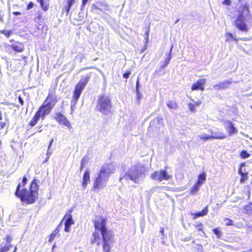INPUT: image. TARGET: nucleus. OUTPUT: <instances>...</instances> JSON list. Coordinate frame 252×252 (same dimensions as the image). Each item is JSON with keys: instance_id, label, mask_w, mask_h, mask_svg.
Wrapping results in <instances>:
<instances>
[{"instance_id": "obj_45", "label": "nucleus", "mask_w": 252, "mask_h": 252, "mask_svg": "<svg viewBox=\"0 0 252 252\" xmlns=\"http://www.w3.org/2000/svg\"><path fill=\"white\" fill-rule=\"evenodd\" d=\"M225 220L226 221V225H232V221L231 219L229 218H225Z\"/></svg>"}, {"instance_id": "obj_56", "label": "nucleus", "mask_w": 252, "mask_h": 252, "mask_svg": "<svg viewBox=\"0 0 252 252\" xmlns=\"http://www.w3.org/2000/svg\"><path fill=\"white\" fill-rule=\"evenodd\" d=\"M93 68V67H92V66H89V67H85V68H82L81 70H84V69H91V68Z\"/></svg>"}, {"instance_id": "obj_30", "label": "nucleus", "mask_w": 252, "mask_h": 252, "mask_svg": "<svg viewBox=\"0 0 252 252\" xmlns=\"http://www.w3.org/2000/svg\"><path fill=\"white\" fill-rule=\"evenodd\" d=\"M240 157L241 158L244 159L250 157V154L247 151L242 150L240 153Z\"/></svg>"}, {"instance_id": "obj_49", "label": "nucleus", "mask_w": 252, "mask_h": 252, "mask_svg": "<svg viewBox=\"0 0 252 252\" xmlns=\"http://www.w3.org/2000/svg\"><path fill=\"white\" fill-rule=\"evenodd\" d=\"M149 32H150V28L148 27V29H147L146 32H145V37H149Z\"/></svg>"}, {"instance_id": "obj_3", "label": "nucleus", "mask_w": 252, "mask_h": 252, "mask_svg": "<svg viewBox=\"0 0 252 252\" xmlns=\"http://www.w3.org/2000/svg\"><path fill=\"white\" fill-rule=\"evenodd\" d=\"M58 100V96L55 92H49L43 103L39 106L29 122V126L33 127L35 126L40 119L42 120H44L46 116L50 113Z\"/></svg>"}, {"instance_id": "obj_36", "label": "nucleus", "mask_w": 252, "mask_h": 252, "mask_svg": "<svg viewBox=\"0 0 252 252\" xmlns=\"http://www.w3.org/2000/svg\"><path fill=\"white\" fill-rule=\"evenodd\" d=\"M87 161V159L86 157H83L81 161V165L80 167V170L81 171L84 167L85 163Z\"/></svg>"}, {"instance_id": "obj_52", "label": "nucleus", "mask_w": 252, "mask_h": 252, "mask_svg": "<svg viewBox=\"0 0 252 252\" xmlns=\"http://www.w3.org/2000/svg\"><path fill=\"white\" fill-rule=\"evenodd\" d=\"M13 14L14 15H20L21 14V13L20 12H19V11H16V12H13Z\"/></svg>"}, {"instance_id": "obj_58", "label": "nucleus", "mask_w": 252, "mask_h": 252, "mask_svg": "<svg viewBox=\"0 0 252 252\" xmlns=\"http://www.w3.org/2000/svg\"><path fill=\"white\" fill-rule=\"evenodd\" d=\"M2 119L1 112L0 111V121Z\"/></svg>"}, {"instance_id": "obj_38", "label": "nucleus", "mask_w": 252, "mask_h": 252, "mask_svg": "<svg viewBox=\"0 0 252 252\" xmlns=\"http://www.w3.org/2000/svg\"><path fill=\"white\" fill-rule=\"evenodd\" d=\"M195 227L196 228L198 231H202L203 224L201 222H198L195 225Z\"/></svg>"}, {"instance_id": "obj_43", "label": "nucleus", "mask_w": 252, "mask_h": 252, "mask_svg": "<svg viewBox=\"0 0 252 252\" xmlns=\"http://www.w3.org/2000/svg\"><path fill=\"white\" fill-rule=\"evenodd\" d=\"M222 3L225 5L230 6L231 4V0H223Z\"/></svg>"}, {"instance_id": "obj_57", "label": "nucleus", "mask_w": 252, "mask_h": 252, "mask_svg": "<svg viewBox=\"0 0 252 252\" xmlns=\"http://www.w3.org/2000/svg\"><path fill=\"white\" fill-rule=\"evenodd\" d=\"M1 104H5V105H9V102H3L1 103Z\"/></svg>"}, {"instance_id": "obj_33", "label": "nucleus", "mask_w": 252, "mask_h": 252, "mask_svg": "<svg viewBox=\"0 0 252 252\" xmlns=\"http://www.w3.org/2000/svg\"><path fill=\"white\" fill-rule=\"evenodd\" d=\"M11 247V245L1 246L0 248V252H7L10 250Z\"/></svg>"}, {"instance_id": "obj_60", "label": "nucleus", "mask_w": 252, "mask_h": 252, "mask_svg": "<svg viewBox=\"0 0 252 252\" xmlns=\"http://www.w3.org/2000/svg\"><path fill=\"white\" fill-rule=\"evenodd\" d=\"M246 252H252V249H250L249 251H248Z\"/></svg>"}, {"instance_id": "obj_5", "label": "nucleus", "mask_w": 252, "mask_h": 252, "mask_svg": "<svg viewBox=\"0 0 252 252\" xmlns=\"http://www.w3.org/2000/svg\"><path fill=\"white\" fill-rule=\"evenodd\" d=\"M96 108L98 111L104 115L111 113L112 104L111 98L105 94L99 95Z\"/></svg>"}, {"instance_id": "obj_50", "label": "nucleus", "mask_w": 252, "mask_h": 252, "mask_svg": "<svg viewBox=\"0 0 252 252\" xmlns=\"http://www.w3.org/2000/svg\"><path fill=\"white\" fill-rule=\"evenodd\" d=\"M201 104V101L200 100L195 102L194 103H193V104L195 106V107L196 106H199Z\"/></svg>"}, {"instance_id": "obj_29", "label": "nucleus", "mask_w": 252, "mask_h": 252, "mask_svg": "<svg viewBox=\"0 0 252 252\" xmlns=\"http://www.w3.org/2000/svg\"><path fill=\"white\" fill-rule=\"evenodd\" d=\"M225 37H226L225 41H227V42L233 40H235L236 41H237L238 40V39L234 37L233 34L230 32L226 33Z\"/></svg>"}, {"instance_id": "obj_59", "label": "nucleus", "mask_w": 252, "mask_h": 252, "mask_svg": "<svg viewBox=\"0 0 252 252\" xmlns=\"http://www.w3.org/2000/svg\"><path fill=\"white\" fill-rule=\"evenodd\" d=\"M180 20V19H178L175 22V23H177V22H178Z\"/></svg>"}, {"instance_id": "obj_37", "label": "nucleus", "mask_w": 252, "mask_h": 252, "mask_svg": "<svg viewBox=\"0 0 252 252\" xmlns=\"http://www.w3.org/2000/svg\"><path fill=\"white\" fill-rule=\"evenodd\" d=\"M0 32L3 34L7 38L9 37L12 33V32L11 31H6V30H2V31H0Z\"/></svg>"}, {"instance_id": "obj_12", "label": "nucleus", "mask_w": 252, "mask_h": 252, "mask_svg": "<svg viewBox=\"0 0 252 252\" xmlns=\"http://www.w3.org/2000/svg\"><path fill=\"white\" fill-rule=\"evenodd\" d=\"M66 218V220L64 222V231L67 232L70 231V226L74 224V221L72 220V217L71 214L70 212L65 214L64 216L63 219L62 220L61 222H62L63 219Z\"/></svg>"}, {"instance_id": "obj_9", "label": "nucleus", "mask_w": 252, "mask_h": 252, "mask_svg": "<svg viewBox=\"0 0 252 252\" xmlns=\"http://www.w3.org/2000/svg\"><path fill=\"white\" fill-rule=\"evenodd\" d=\"M140 175V172L138 169L134 168L129 170L127 172L125 173L123 177L120 178H126V179H129L134 181L135 183H137V180Z\"/></svg>"}, {"instance_id": "obj_23", "label": "nucleus", "mask_w": 252, "mask_h": 252, "mask_svg": "<svg viewBox=\"0 0 252 252\" xmlns=\"http://www.w3.org/2000/svg\"><path fill=\"white\" fill-rule=\"evenodd\" d=\"M212 135L213 139H222L226 137V134L223 132H222L220 130L216 132H212Z\"/></svg>"}, {"instance_id": "obj_41", "label": "nucleus", "mask_w": 252, "mask_h": 252, "mask_svg": "<svg viewBox=\"0 0 252 252\" xmlns=\"http://www.w3.org/2000/svg\"><path fill=\"white\" fill-rule=\"evenodd\" d=\"M89 0H82V3L80 6V9L83 10L85 7V5L87 3V2L89 1Z\"/></svg>"}, {"instance_id": "obj_2", "label": "nucleus", "mask_w": 252, "mask_h": 252, "mask_svg": "<svg viewBox=\"0 0 252 252\" xmlns=\"http://www.w3.org/2000/svg\"><path fill=\"white\" fill-rule=\"evenodd\" d=\"M28 179L26 176H24L22 182L17 185L14 194L22 202L26 204H32L34 203L38 198V180L34 177L31 182L29 189L26 187Z\"/></svg>"}, {"instance_id": "obj_11", "label": "nucleus", "mask_w": 252, "mask_h": 252, "mask_svg": "<svg viewBox=\"0 0 252 252\" xmlns=\"http://www.w3.org/2000/svg\"><path fill=\"white\" fill-rule=\"evenodd\" d=\"M10 42L12 43L10 47L15 52L21 53L24 50L25 47L23 43L19 41H14L13 39H11Z\"/></svg>"}, {"instance_id": "obj_25", "label": "nucleus", "mask_w": 252, "mask_h": 252, "mask_svg": "<svg viewBox=\"0 0 252 252\" xmlns=\"http://www.w3.org/2000/svg\"><path fill=\"white\" fill-rule=\"evenodd\" d=\"M206 180V174L205 172H203L199 174L197 177V180L195 182L197 184L201 186L203 184Z\"/></svg>"}, {"instance_id": "obj_47", "label": "nucleus", "mask_w": 252, "mask_h": 252, "mask_svg": "<svg viewBox=\"0 0 252 252\" xmlns=\"http://www.w3.org/2000/svg\"><path fill=\"white\" fill-rule=\"evenodd\" d=\"M92 9L93 10L97 11V10H100L101 9L95 4H94L92 5Z\"/></svg>"}, {"instance_id": "obj_15", "label": "nucleus", "mask_w": 252, "mask_h": 252, "mask_svg": "<svg viewBox=\"0 0 252 252\" xmlns=\"http://www.w3.org/2000/svg\"><path fill=\"white\" fill-rule=\"evenodd\" d=\"M111 173V170L109 168V164H106L105 166H102L98 174V176H100L102 178H104L105 176L106 177V180L109 178V175Z\"/></svg>"}, {"instance_id": "obj_18", "label": "nucleus", "mask_w": 252, "mask_h": 252, "mask_svg": "<svg viewBox=\"0 0 252 252\" xmlns=\"http://www.w3.org/2000/svg\"><path fill=\"white\" fill-rule=\"evenodd\" d=\"M62 222L57 226L56 228L53 231V232L49 235L48 242L51 243L55 238L56 236H60V230L61 227Z\"/></svg>"}, {"instance_id": "obj_7", "label": "nucleus", "mask_w": 252, "mask_h": 252, "mask_svg": "<svg viewBox=\"0 0 252 252\" xmlns=\"http://www.w3.org/2000/svg\"><path fill=\"white\" fill-rule=\"evenodd\" d=\"M53 119L59 125L65 126L67 129L72 128L71 124L67 117L60 112H56L53 115Z\"/></svg>"}, {"instance_id": "obj_54", "label": "nucleus", "mask_w": 252, "mask_h": 252, "mask_svg": "<svg viewBox=\"0 0 252 252\" xmlns=\"http://www.w3.org/2000/svg\"><path fill=\"white\" fill-rule=\"evenodd\" d=\"M160 232L161 233V234L162 235H164V228L163 227H161L160 228Z\"/></svg>"}, {"instance_id": "obj_28", "label": "nucleus", "mask_w": 252, "mask_h": 252, "mask_svg": "<svg viewBox=\"0 0 252 252\" xmlns=\"http://www.w3.org/2000/svg\"><path fill=\"white\" fill-rule=\"evenodd\" d=\"M167 106L170 109L175 110L178 108V104L175 101L169 100L167 103Z\"/></svg>"}, {"instance_id": "obj_14", "label": "nucleus", "mask_w": 252, "mask_h": 252, "mask_svg": "<svg viewBox=\"0 0 252 252\" xmlns=\"http://www.w3.org/2000/svg\"><path fill=\"white\" fill-rule=\"evenodd\" d=\"M225 124L226 125L225 129L227 130L228 135L231 136L237 133L238 130L231 121L226 120L225 121Z\"/></svg>"}, {"instance_id": "obj_17", "label": "nucleus", "mask_w": 252, "mask_h": 252, "mask_svg": "<svg viewBox=\"0 0 252 252\" xmlns=\"http://www.w3.org/2000/svg\"><path fill=\"white\" fill-rule=\"evenodd\" d=\"M102 179V178L100 177V176H98L95 179L93 186V190L94 191H96L99 189L102 188L104 186L103 183Z\"/></svg>"}, {"instance_id": "obj_4", "label": "nucleus", "mask_w": 252, "mask_h": 252, "mask_svg": "<svg viewBox=\"0 0 252 252\" xmlns=\"http://www.w3.org/2000/svg\"><path fill=\"white\" fill-rule=\"evenodd\" d=\"M237 12L238 14L234 22V25L239 31L247 32L249 29L245 24V19L246 16L252 18L249 5L241 4L237 10Z\"/></svg>"}, {"instance_id": "obj_10", "label": "nucleus", "mask_w": 252, "mask_h": 252, "mask_svg": "<svg viewBox=\"0 0 252 252\" xmlns=\"http://www.w3.org/2000/svg\"><path fill=\"white\" fill-rule=\"evenodd\" d=\"M171 58V56L170 53H169L168 56L166 58L164 63L160 65L159 68L158 69L156 70L154 73H153V76L154 77H157V76L162 75L165 74V71L162 70L165 67H166L169 63L170 60Z\"/></svg>"}, {"instance_id": "obj_1", "label": "nucleus", "mask_w": 252, "mask_h": 252, "mask_svg": "<svg viewBox=\"0 0 252 252\" xmlns=\"http://www.w3.org/2000/svg\"><path fill=\"white\" fill-rule=\"evenodd\" d=\"M107 219L102 216H95L93 221L94 231L93 232L90 243L100 246L101 243L103 252H111L114 242V235L107 229Z\"/></svg>"}, {"instance_id": "obj_16", "label": "nucleus", "mask_w": 252, "mask_h": 252, "mask_svg": "<svg viewBox=\"0 0 252 252\" xmlns=\"http://www.w3.org/2000/svg\"><path fill=\"white\" fill-rule=\"evenodd\" d=\"M76 0H64V5L62 9V13L66 15L69 14L71 6L75 3Z\"/></svg>"}, {"instance_id": "obj_22", "label": "nucleus", "mask_w": 252, "mask_h": 252, "mask_svg": "<svg viewBox=\"0 0 252 252\" xmlns=\"http://www.w3.org/2000/svg\"><path fill=\"white\" fill-rule=\"evenodd\" d=\"M243 210L244 214L249 216H252V202H249L244 206Z\"/></svg>"}, {"instance_id": "obj_27", "label": "nucleus", "mask_w": 252, "mask_h": 252, "mask_svg": "<svg viewBox=\"0 0 252 252\" xmlns=\"http://www.w3.org/2000/svg\"><path fill=\"white\" fill-rule=\"evenodd\" d=\"M200 187V185L195 182L190 189V194L192 195L196 194L199 190Z\"/></svg>"}, {"instance_id": "obj_61", "label": "nucleus", "mask_w": 252, "mask_h": 252, "mask_svg": "<svg viewBox=\"0 0 252 252\" xmlns=\"http://www.w3.org/2000/svg\"><path fill=\"white\" fill-rule=\"evenodd\" d=\"M251 109H252V105L251 106Z\"/></svg>"}, {"instance_id": "obj_24", "label": "nucleus", "mask_w": 252, "mask_h": 252, "mask_svg": "<svg viewBox=\"0 0 252 252\" xmlns=\"http://www.w3.org/2000/svg\"><path fill=\"white\" fill-rule=\"evenodd\" d=\"M238 173L240 175L241 177L240 179V182L241 183H243L245 181L248 180V172H243L242 169L239 168L238 169Z\"/></svg>"}, {"instance_id": "obj_44", "label": "nucleus", "mask_w": 252, "mask_h": 252, "mask_svg": "<svg viewBox=\"0 0 252 252\" xmlns=\"http://www.w3.org/2000/svg\"><path fill=\"white\" fill-rule=\"evenodd\" d=\"M157 119L158 124H160L162 125H163V118L162 116L157 117Z\"/></svg>"}, {"instance_id": "obj_46", "label": "nucleus", "mask_w": 252, "mask_h": 252, "mask_svg": "<svg viewBox=\"0 0 252 252\" xmlns=\"http://www.w3.org/2000/svg\"><path fill=\"white\" fill-rule=\"evenodd\" d=\"M33 3L32 1L30 2L27 5L26 9L27 10H29L32 9L33 7Z\"/></svg>"}, {"instance_id": "obj_34", "label": "nucleus", "mask_w": 252, "mask_h": 252, "mask_svg": "<svg viewBox=\"0 0 252 252\" xmlns=\"http://www.w3.org/2000/svg\"><path fill=\"white\" fill-rule=\"evenodd\" d=\"M214 233L217 236L218 238H220L221 235V232L218 228H214L212 230Z\"/></svg>"}, {"instance_id": "obj_53", "label": "nucleus", "mask_w": 252, "mask_h": 252, "mask_svg": "<svg viewBox=\"0 0 252 252\" xmlns=\"http://www.w3.org/2000/svg\"><path fill=\"white\" fill-rule=\"evenodd\" d=\"M245 166V162H242L241 163H240V164L239 165V168H241V169H242V167L243 166Z\"/></svg>"}, {"instance_id": "obj_35", "label": "nucleus", "mask_w": 252, "mask_h": 252, "mask_svg": "<svg viewBox=\"0 0 252 252\" xmlns=\"http://www.w3.org/2000/svg\"><path fill=\"white\" fill-rule=\"evenodd\" d=\"M139 87V79H138L136 82V92H137V99L140 100L141 98V95L138 90Z\"/></svg>"}, {"instance_id": "obj_13", "label": "nucleus", "mask_w": 252, "mask_h": 252, "mask_svg": "<svg viewBox=\"0 0 252 252\" xmlns=\"http://www.w3.org/2000/svg\"><path fill=\"white\" fill-rule=\"evenodd\" d=\"M206 83V79H198L195 83L193 84L191 87L192 91L200 90L203 91L205 89L204 85Z\"/></svg>"}, {"instance_id": "obj_48", "label": "nucleus", "mask_w": 252, "mask_h": 252, "mask_svg": "<svg viewBox=\"0 0 252 252\" xmlns=\"http://www.w3.org/2000/svg\"><path fill=\"white\" fill-rule=\"evenodd\" d=\"M18 100L21 104V105H23L24 104V101L23 99V98H22V97L21 96H18Z\"/></svg>"}, {"instance_id": "obj_42", "label": "nucleus", "mask_w": 252, "mask_h": 252, "mask_svg": "<svg viewBox=\"0 0 252 252\" xmlns=\"http://www.w3.org/2000/svg\"><path fill=\"white\" fill-rule=\"evenodd\" d=\"M4 240L7 243L10 244L12 240V238L10 236L6 235L4 238Z\"/></svg>"}, {"instance_id": "obj_55", "label": "nucleus", "mask_w": 252, "mask_h": 252, "mask_svg": "<svg viewBox=\"0 0 252 252\" xmlns=\"http://www.w3.org/2000/svg\"><path fill=\"white\" fill-rule=\"evenodd\" d=\"M145 44L148 43V42L149 41V37H145Z\"/></svg>"}, {"instance_id": "obj_6", "label": "nucleus", "mask_w": 252, "mask_h": 252, "mask_svg": "<svg viewBox=\"0 0 252 252\" xmlns=\"http://www.w3.org/2000/svg\"><path fill=\"white\" fill-rule=\"evenodd\" d=\"M92 73H90L87 75L81 76V79L76 84L74 90L73 92L72 100L76 103L81 95V94L87 84L90 81Z\"/></svg>"}, {"instance_id": "obj_19", "label": "nucleus", "mask_w": 252, "mask_h": 252, "mask_svg": "<svg viewBox=\"0 0 252 252\" xmlns=\"http://www.w3.org/2000/svg\"><path fill=\"white\" fill-rule=\"evenodd\" d=\"M90 182V171L87 169L83 176V180L82 182V186L84 189L86 188L88 184Z\"/></svg>"}, {"instance_id": "obj_26", "label": "nucleus", "mask_w": 252, "mask_h": 252, "mask_svg": "<svg viewBox=\"0 0 252 252\" xmlns=\"http://www.w3.org/2000/svg\"><path fill=\"white\" fill-rule=\"evenodd\" d=\"M208 212V206H206L200 212H197L194 214H192V215L193 216V219H196L197 218L202 217L206 215Z\"/></svg>"}, {"instance_id": "obj_8", "label": "nucleus", "mask_w": 252, "mask_h": 252, "mask_svg": "<svg viewBox=\"0 0 252 252\" xmlns=\"http://www.w3.org/2000/svg\"><path fill=\"white\" fill-rule=\"evenodd\" d=\"M152 180L161 182L163 180H168L172 178L166 170L161 169L159 171H156L151 175Z\"/></svg>"}, {"instance_id": "obj_20", "label": "nucleus", "mask_w": 252, "mask_h": 252, "mask_svg": "<svg viewBox=\"0 0 252 252\" xmlns=\"http://www.w3.org/2000/svg\"><path fill=\"white\" fill-rule=\"evenodd\" d=\"M231 82L229 81H225L223 82H220L219 84L214 86V88L216 90H219L220 89H224L228 88L229 84H231Z\"/></svg>"}, {"instance_id": "obj_51", "label": "nucleus", "mask_w": 252, "mask_h": 252, "mask_svg": "<svg viewBox=\"0 0 252 252\" xmlns=\"http://www.w3.org/2000/svg\"><path fill=\"white\" fill-rule=\"evenodd\" d=\"M5 126V123L4 122H0V126L1 128H3Z\"/></svg>"}, {"instance_id": "obj_39", "label": "nucleus", "mask_w": 252, "mask_h": 252, "mask_svg": "<svg viewBox=\"0 0 252 252\" xmlns=\"http://www.w3.org/2000/svg\"><path fill=\"white\" fill-rule=\"evenodd\" d=\"M188 106L189 108V109L190 111L192 112H194L196 110L195 109V106L192 103H189L188 104Z\"/></svg>"}, {"instance_id": "obj_31", "label": "nucleus", "mask_w": 252, "mask_h": 252, "mask_svg": "<svg viewBox=\"0 0 252 252\" xmlns=\"http://www.w3.org/2000/svg\"><path fill=\"white\" fill-rule=\"evenodd\" d=\"M44 17L41 12H38L37 15L35 17V21L36 22H40L43 21Z\"/></svg>"}, {"instance_id": "obj_40", "label": "nucleus", "mask_w": 252, "mask_h": 252, "mask_svg": "<svg viewBox=\"0 0 252 252\" xmlns=\"http://www.w3.org/2000/svg\"><path fill=\"white\" fill-rule=\"evenodd\" d=\"M131 71L129 70H127L123 74V77L125 79H127L129 77Z\"/></svg>"}, {"instance_id": "obj_32", "label": "nucleus", "mask_w": 252, "mask_h": 252, "mask_svg": "<svg viewBox=\"0 0 252 252\" xmlns=\"http://www.w3.org/2000/svg\"><path fill=\"white\" fill-rule=\"evenodd\" d=\"M199 138L201 140L206 141L209 139H213L212 137V135H209L206 134H203L199 136Z\"/></svg>"}, {"instance_id": "obj_21", "label": "nucleus", "mask_w": 252, "mask_h": 252, "mask_svg": "<svg viewBox=\"0 0 252 252\" xmlns=\"http://www.w3.org/2000/svg\"><path fill=\"white\" fill-rule=\"evenodd\" d=\"M40 3L41 9L44 11H47L49 8L50 0H37Z\"/></svg>"}]
</instances>
